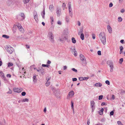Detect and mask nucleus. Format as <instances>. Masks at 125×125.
Returning a JSON list of instances; mask_svg holds the SVG:
<instances>
[{
	"mask_svg": "<svg viewBox=\"0 0 125 125\" xmlns=\"http://www.w3.org/2000/svg\"><path fill=\"white\" fill-rule=\"evenodd\" d=\"M71 7V2H69L68 3V7Z\"/></svg>",
	"mask_w": 125,
	"mask_h": 125,
	"instance_id": "60",
	"label": "nucleus"
},
{
	"mask_svg": "<svg viewBox=\"0 0 125 125\" xmlns=\"http://www.w3.org/2000/svg\"><path fill=\"white\" fill-rule=\"evenodd\" d=\"M0 74L1 77L4 79H5V77L4 76V73L1 71H0Z\"/></svg>",
	"mask_w": 125,
	"mask_h": 125,
	"instance_id": "11",
	"label": "nucleus"
},
{
	"mask_svg": "<svg viewBox=\"0 0 125 125\" xmlns=\"http://www.w3.org/2000/svg\"><path fill=\"white\" fill-rule=\"evenodd\" d=\"M54 8V7L53 5H50L49 9L51 11H52L53 10Z\"/></svg>",
	"mask_w": 125,
	"mask_h": 125,
	"instance_id": "13",
	"label": "nucleus"
},
{
	"mask_svg": "<svg viewBox=\"0 0 125 125\" xmlns=\"http://www.w3.org/2000/svg\"><path fill=\"white\" fill-rule=\"evenodd\" d=\"M103 95H100L99 96V98L98 99L99 100H101L102 99L103 97Z\"/></svg>",
	"mask_w": 125,
	"mask_h": 125,
	"instance_id": "37",
	"label": "nucleus"
},
{
	"mask_svg": "<svg viewBox=\"0 0 125 125\" xmlns=\"http://www.w3.org/2000/svg\"><path fill=\"white\" fill-rule=\"evenodd\" d=\"M13 90L15 92L20 93L22 91L23 89L21 88L20 89L18 88H13Z\"/></svg>",
	"mask_w": 125,
	"mask_h": 125,
	"instance_id": "6",
	"label": "nucleus"
},
{
	"mask_svg": "<svg viewBox=\"0 0 125 125\" xmlns=\"http://www.w3.org/2000/svg\"><path fill=\"white\" fill-rule=\"evenodd\" d=\"M107 27L108 31L110 33H111L112 32V30L111 28L109 25L107 26Z\"/></svg>",
	"mask_w": 125,
	"mask_h": 125,
	"instance_id": "9",
	"label": "nucleus"
},
{
	"mask_svg": "<svg viewBox=\"0 0 125 125\" xmlns=\"http://www.w3.org/2000/svg\"><path fill=\"white\" fill-rule=\"evenodd\" d=\"M2 37L6 39L9 38V36L6 35H3L2 36Z\"/></svg>",
	"mask_w": 125,
	"mask_h": 125,
	"instance_id": "26",
	"label": "nucleus"
},
{
	"mask_svg": "<svg viewBox=\"0 0 125 125\" xmlns=\"http://www.w3.org/2000/svg\"><path fill=\"white\" fill-rule=\"evenodd\" d=\"M74 94V93L73 91H72L69 92L68 94L71 97H72Z\"/></svg>",
	"mask_w": 125,
	"mask_h": 125,
	"instance_id": "15",
	"label": "nucleus"
},
{
	"mask_svg": "<svg viewBox=\"0 0 125 125\" xmlns=\"http://www.w3.org/2000/svg\"><path fill=\"white\" fill-rule=\"evenodd\" d=\"M17 26L20 31H21V32H23L24 31V29L22 28V26L20 24H18L17 25Z\"/></svg>",
	"mask_w": 125,
	"mask_h": 125,
	"instance_id": "8",
	"label": "nucleus"
},
{
	"mask_svg": "<svg viewBox=\"0 0 125 125\" xmlns=\"http://www.w3.org/2000/svg\"><path fill=\"white\" fill-rule=\"evenodd\" d=\"M40 72L41 73V74H42L43 73H44V70L42 67L40 69Z\"/></svg>",
	"mask_w": 125,
	"mask_h": 125,
	"instance_id": "21",
	"label": "nucleus"
},
{
	"mask_svg": "<svg viewBox=\"0 0 125 125\" xmlns=\"http://www.w3.org/2000/svg\"><path fill=\"white\" fill-rule=\"evenodd\" d=\"M97 54L99 55H101V51H99L97 52Z\"/></svg>",
	"mask_w": 125,
	"mask_h": 125,
	"instance_id": "46",
	"label": "nucleus"
},
{
	"mask_svg": "<svg viewBox=\"0 0 125 125\" xmlns=\"http://www.w3.org/2000/svg\"><path fill=\"white\" fill-rule=\"evenodd\" d=\"M66 6V4L64 3H63L62 5V7H63V10H64L65 9V7Z\"/></svg>",
	"mask_w": 125,
	"mask_h": 125,
	"instance_id": "35",
	"label": "nucleus"
},
{
	"mask_svg": "<svg viewBox=\"0 0 125 125\" xmlns=\"http://www.w3.org/2000/svg\"><path fill=\"white\" fill-rule=\"evenodd\" d=\"M72 42L73 43H75L76 42V40L73 37H72Z\"/></svg>",
	"mask_w": 125,
	"mask_h": 125,
	"instance_id": "28",
	"label": "nucleus"
},
{
	"mask_svg": "<svg viewBox=\"0 0 125 125\" xmlns=\"http://www.w3.org/2000/svg\"><path fill=\"white\" fill-rule=\"evenodd\" d=\"M23 2L25 4L28 3L30 0H23Z\"/></svg>",
	"mask_w": 125,
	"mask_h": 125,
	"instance_id": "30",
	"label": "nucleus"
},
{
	"mask_svg": "<svg viewBox=\"0 0 125 125\" xmlns=\"http://www.w3.org/2000/svg\"><path fill=\"white\" fill-rule=\"evenodd\" d=\"M48 37L51 42H53L54 41V37L53 33L52 32H49Z\"/></svg>",
	"mask_w": 125,
	"mask_h": 125,
	"instance_id": "2",
	"label": "nucleus"
},
{
	"mask_svg": "<svg viewBox=\"0 0 125 125\" xmlns=\"http://www.w3.org/2000/svg\"><path fill=\"white\" fill-rule=\"evenodd\" d=\"M103 111L104 109L103 108L101 109L99 111V114L101 115H103Z\"/></svg>",
	"mask_w": 125,
	"mask_h": 125,
	"instance_id": "18",
	"label": "nucleus"
},
{
	"mask_svg": "<svg viewBox=\"0 0 125 125\" xmlns=\"http://www.w3.org/2000/svg\"><path fill=\"white\" fill-rule=\"evenodd\" d=\"M99 37L101 42L104 45L106 44L105 34L104 32H101L99 35Z\"/></svg>",
	"mask_w": 125,
	"mask_h": 125,
	"instance_id": "1",
	"label": "nucleus"
},
{
	"mask_svg": "<svg viewBox=\"0 0 125 125\" xmlns=\"http://www.w3.org/2000/svg\"><path fill=\"white\" fill-rule=\"evenodd\" d=\"M72 70L75 72H77V70L74 68H72Z\"/></svg>",
	"mask_w": 125,
	"mask_h": 125,
	"instance_id": "48",
	"label": "nucleus"
},
{
	"mask_svg": "<svg viewBox=\"0 0 125 125\" xmlns=\"http://www.w3.org/2000/svg\"><path fill=\"white\" fill-rule=\"evenodd\" d=\"M118 21L119 22H121L122 21V18L121 17H119L118 18Z\"/></svg>",
	"mask_w": 125,
	"mask_h": 125,
	"instance_id": "33",
	"label": "nucleus"
},
{
	"mask_svg": "<svg viewBox=\"0 0 125 125\" xmlns=\"http://www.w3.org/2000/svg\"><path fill=\"white\" fill-rule=\"evenodd\" d=\"M26 93L25 92H22L21 93V95L23 96H25L26 95Z\"/></svg>",
	"mask_w": 125,
	"mask_h": 125,
	"instance_id": "39",
	"label": "nucleus"
},
{
	"mask_svg": "<svg viewBox=\"0 0 125 125\" xmlns=\"http://www.w3.org/2000/svg\"><path fill=\"white\" fill-rule=\"evenodd\" d=\"M110 71L111 72H112L113 71V69L114 68L113 65L110 66Z\"/></svg>",
	"mask_w": 125,
	"mask_h": 125,
	"instance_id": "24",
	"label": "nucleus"
},
{
	"mask_svg": "<svg viewBox=\"0 0 125 125\" xmlns=\"http://www.w3.org/2000/svg\"><path fill=\"white\" fill-rule=\"evenodd\" d=\"M66 21L68 23L69 22L70 18L68 16H66Z\"/></svg>",
	"mask_w": 125,
	"mask_h": 125,
	"instance_id": "25",
	"label": "nucleus"
},
{
	"mask_svg": "<svg viewBox=\"0 0 125 125\" xmlns=\"http://www.w3.org/2000/svg\"><path fill=\"white\" fill-rule=\"evenodd\" d=\"M51 77H48V78H47V81H48L49 80L51 79Z\"/></svg>",
	"mask_w": 125,
	"mask_h": 125,
	"instance_id": "61",
	"label": "nucleus"
},
{
	"mask_svg": "<svg viewBox=\"0 0 125 125\" xmlns=\"http://www.w3.org/2000/svg\"><path fill=\"white\" fill-rule=\"evenodd\" d=\"M6 49L7 52L10 54H11L14 51V49L9 45L6 46Z\"/></svg>",
	"mask_w": 125,
	"mask_h": 125,
	"instance_id": "3",
	"label": "nucleus"
},
{
	"mask_svg": "<svg viewBox=\"0 0 125 125\" xmlns=\"http://www.w3.org/2000/svg\"><path fill=\"white\" fill-rule=\"evenodd\" d=\"M84 35L83 33H82L80 35V37L81 39L82 40H83L84 39Z\"/></svg>",
	"mask_w": 125,
	"mask_h": 125,
	"instance_id": "23",
	"label": "nucleus"
},
{
	"mask_svg": "<svg viewBox=\"0 0 125 125\" xmlns=\"http://www.w3.org/2000/svg\"><path fill=\"white\" fill-rule=\"evenodd\" d=\"M80 60L82 61L83 64H86V62L85 57L82 54H81L80 55Z\"/></svg>",
	"mask_w": 125,
	"mask_h": 125,
	"instance_id": "4",
	"label": "nucleus"
},
{
	"mask_svg": "<svg viewBox=\"0 0 125 125\" xmlns=\"http://www.w3.org/2000/svg\"><path fill=\"white\" fill-rule=\"evenodd\" d=\"M125 11V10L124 9H122L121 10L120 12L122 13H123Z\"/></svg>",
	"mask_w": 125,
	"mask_h": 125,
	"instance_id": "53",
	"label": "nucleus"
},
{
	"mask_svg": "<svg viewBox=\"0 0 125 125\" xmlns=\"http://www.w3.org/2000/svg\"><path fill=\"white\" fill-rule=\"evenodd\" d=\"M77 79L76 78H72L73 81H76L77 80Z\"/></svg>",
	"mask_w": 125,
	"mask_h": 125,
	"instance_id": "49",
	"label": "nucleus"
},
{
	"mask_svg": "<svg viewBox=\"0 0 125 125\" xmlns=\"http://www.w3.org/2000/svg\"><path fill=\"white\" fill-rule=\"evenodd\" d=\"M42 66L44 67H47L48 68H49L50 66L49 65H47V64H42Z\"/></svg>",
	"mask_w": 125,
	"mask_h": 125,
	"instance_id": "27",
	"label": "nucleus"
},
{
	"mask_svg": "<svg viewBox=\"0 0 125 125\" xmlns=\"http://www.w3.org/2000/svg\"><path fill=\"white\" fill-rule=\"evenodd\" d=\"M83 80H87L89 78V77H83Z\"/></svg>",
	"mask_w": 125,
	"mask_h": 125,
	"instance_id": "51",
	"label": "nucleus"
},
{
	"mask_svg": "<svg viewBox=\"0 0 125 125\" xmlns=\"http://www.w3.org/2000/svg\"><path fill=\"white\" fill-rule=\"evenodd\" d=\"M120 50H122L123 49V47L122 46H121L120 47Z\"/></svg>",
	"mask_w": 125,
	"mask_h": 125,
	"instance_id": "59",
	"label": "nucleus"
},
{
	"mask_svg": "<svg viewBox=\"0 0 125 125\" xmlns=\"http://www.w3.org/2000/svg\"><path fill=\"white\" fill-rule=\"evenodd\" d=\"M50 82L47 81L46 83H45V85L47 86H48L50 84Z\"/></svg>",
	"mask_w": 125,
	"mask_h": 125,
	"instance_id": "31",
	"label": "nucleus"
},
{
	"mask_svg": "<svg viewBox=\"0 0 125 125\" xmlns=\"http://www.w3.org/2000/svg\"><path fill=\"white\" fill-rule=\"evenodd\" d=\"M73 104H74L73 102L72 101L71 102V106L72 108H74V107H73Z\"/></svg>",
	"mask_w": 125,
	"mask_h": 125,
	"instance_id": "41",
	"label": "nucleus"
},
{
	"mask_svg": "<svg viewBox=\"0 0 125 125\" xmlns=\"http://www.w3.org/2000/svg\"><path fill=\"white\" fill-rule=\"evenodd\" d=\"M42 13H43L42 14V18L43 19H44V15H45V11L44 9V10H43V11Z\"/></svg>",
	"mask_w": 125,
	"mask_h": 125,
	"instance_id": "29",
	"label": "nucleus"
},
{
	"mask_svg": "<svg viewBox=\"0 0 125 125\" xmlns=\"http://www.w3.org/2000/svg\"><path fill=\"white\" fill-rule=\"evenodd\" d=\"M114 112L113 111H111L110 113V115L111 116L113 115L114 114Z\"/></svg>",
	"mask_w": 125,
	"mask_h": 125,
	"instance_id": "45",
	"label": "nucleus"
},
{
	"mask_svg": "<svg viewBox=\"0 0 125 125\" xmlns=\"http://www.w3.org/2000/svg\"><path fill=\"white\" fill-rule=\"evenodd\" d=\"M67 68V66H63V69L64 70H65Z\"/></svg>",
	"mask_w": 125,
	"mask_h": 125,
	"instance_id": "56",
	"label": "nucleus"
},
{
	"mask_svg": "<svg viewBox=\"0 0 125 125\" xmlns=\"http://www.w3.org/2000/svg\"><path fill=\"white\" fill-rule=\"evenodd\" d=\"M13 64L12 63L9 62L8 64V66L10 67L13 65Z\"/></svg>",
	"mask_w": 125,
	"mask_h": 125,
	"instance_id": "32",
	"label": "nucleus"
},
{
	"mask_svg": "<svg viewBox=\"0 0 125 125\" xmlns=\"http://www.w3.org/2000/svg\"><path fill=\"white\" fill-rule=\"evenodd\" d=\"M72 50L73 51V52H74V55L75 56H76L77 55V52L76 51V50L75 48H74L73 49H72Z\"/></svg>",
	"mask_w": 125,
	"mask_h": 125,
	"instance_id": "14",
	"label": "nucleus"
},
{
	"mask_svg": "<svg viewBox=\"0 0 125 125\" xmlns=\"http://www.w3.org/2000/svg\"><path fill=\"white\" fill-rule=\"evenodd\" d=\"M83 30L82 28L80 29L79 31L78 32V34L79 35L80 34L83 33Z\"/></svg>",
	"mask_w": 125,
	"mask_h": 125,
	"instance_id": "20",
	"label": "nucleus"
},
{
	"mask_svg": "<svg viewBox=\"0 0 125 125\" xmlns=\"http://www.w3.org/2000/svg\"><path fill=\"white\" fill-rule=\"evenodd\" d=\"M90 124V120L89 119H88V120L87 124L88 125H89V124Z\"/></svg>",
	"mask_w": 125,
	"mask_h": 125,
	"instance_id": "58",
	"label": "nucleus"
},
{
	"mask_svg": "<svg viewBox=\"0 0 125 125\" xmlns=\"http://www.w3.org/2000/svg\"><path fill=\"white\" fill-rule=\"evenodd\" d=\"M11 75L10 74H8L7 75V77H9V78H10L11 77Z\"/></svg>",
	"mask_w": 125,
	"mask_h": 125,
	"instance_id": "55",
	"label": "nucleus"
},
{
	"mask_svg": "<svg viewBox=\"0 0 125 125\" xmlns=\"http://www.w3.org/2000/svg\"><path fill=\"white\" fill-rule=\"evenodd\" d=\"M105 83L106 84H107L108 85L110 84V83L109 81L108 80H106L105 81Z\"/></svg>",
	"mask_w": 125,
	"mask_h": 125,
	"instance_id": "43",
	"label": "nucleus"
},
{
	"mask_svg": "<svg viewBox=\"0 0 125 125\" xmlns=\"http://www.w3.org/2000/svg\"><path fill=\"white\" fill-rule=\"evenodd\" d=\"M78 24L79 26H80L81 25V23L79 21H78Z\"/></svg>",
	"mask_w": 125,
	"mask_h": 125,
	"instance_id": "62",
	"label": "nucleus"
},
{
	"mask_svg": "<svg viewBox=\"0 0 125 125\" xmlns=\"http://www.w3.org/2000/svg\"><path fill=\"white\" fill-rule=\"evenodd\" d=\"M36 76H34L33 77V81L34 82H35L36 81Z\"/></svg>",
	"mask_w": 125,
	"mask_h": 125,
	"instance_id": "38",
	"label": "nucleus"
},
{
	"mask_svg": "<svg viewBox=\"0 0 125 125\" xmlns=\"http://www.w3.org/2000/svg\"><path fill=\"white\" fill-rule=\"evenodd\" d=\"M56 11L57 16L60 17L61 14V8L59 7H57L56 8Z\"/></svg>",
	"mask_w": 125,
	"mask_h": 125,
	"instance_id": "5",
	"label": "nucleus"
},
{
	"mask_svg": "<svg viewBox=\"0 0 125 125\" xmlns=\"http://www.w3.org/2000/svg\"><path fill=\"white\" fill-rule=\"evenodd\" d=\"M92 37L94 39L95 38V34H92Z\"/></svg>",
	"mask_w": 125,
	"mask_h": 125,
	"instance_id": "47",
	"label": "nucleus"
},
{
	"mask_svg": "<svg viewBox=\"0 0 125 125\" xmlns=\"http://www.w3.org/2000/svg\"><path fill=\"white\" fill-rule=\"evenodd\" d=\"M123 58H122L120 59L119 60V63L121 64L122 63V62L123 61Z\"/></svg>",
	"mask_w": 125,
	"mask_h": 125,
	"instance_id": "40",
	"label": "nucleus"
},
{
	"mask_svg": "<svg viewBox=\"0 0 125 125\" xmlns=\"http://www.w3.org/2000/svg\"><path fill=\"white\" fill-rule=\"evenodd\" d=\"M21 16L22 17V18L21 19V20H22L24 19L25 17L24 16V15L23 13H21Z\"/></svg>",
	"mask_w": 125,
	"mask_h": 125,
	"instance_id": "22",
	"label": "nucleus"
},
{
	"mask_svg": "<svg viewBox=\"0 0 125 125\" xmlns=\"http://www.w3.org/2000/svg\"><path fill=\"white\" fill-rule=\"evenodd\" d=\"M50 18H51V20L52 21L51 24H53L52 22H53V21H54L53 17H52V16Z\"/></svg>",
	"mask_w": 125,
	"mask_h": 125,
	"instance_id": "34",
	"label": "nucleus"
},
{
	"mask_svg": "<svg viewBox=\"0 0 125 125\" xmlns=\"http://www.w3.org/2000/svg\"><path fill=\"white\" fill-rule=\"evenodd\" d=\"M3 122H4V124L3 125L2 124L0 123V124L1 125H5L6 124V121L4 120Z\"/></svg>",
	"mask_w": 125,
	"mask_h": 125,
	"instance_id": "52",
	"label": "nucleus"
},
{
	"mask_svg": "<svg viewBox=\"0 0 125 125\" xmlns=\"http://www.w3.org/2000/svg\"><path fill=\"white\" fill-rule=\"evenodd\" d=\"M105 104V103L104 102H103L101 104V105L102 106H103Z\"/></svg>",
	"mask_w": 125,
	"mask_h": 125,
	"instance_id": "63",
	"label": "nucleus"
},
{
	"mask_svg": "<svg viewBox=\"0 0 125 125\" xmlns=\"http://www.w3.org/2000/svg\"><path fill=\"white\" fill-rule=\"evenodd\" d=\"M95 125H103L102 124H101L99 123L97 124H95Z\"/></svg>",
	"mask_w": 125,
	"mask_h": 125,
	"instance_id": "64",
	"label": "nucleus"
},
{
	"mask_svg": "<svg viewBox=\"0 0 125 125\" xmlns=\"http://www.w3.org/2000/svg\"><path fill=\"white\" fill-rule=\"evenodd\" d=\"M113 4L111 2L109 5V7H111L113 6Z\"/></svg>",
	"mask_w": 125,
	"mask_h": 125,
	"instance_id": "50",
	"label": "nucleus"
},
{
	"mask_svg": "<svg viewBox=\"0 0 125 125\" xmlns=\"http://www.w3.org/2000/svg\"><path fill=\"white\" fill-rule=\"evenodd\" d=\"M117 123L118 125H123L122 123L120 121H117Z\"/></svg>",
	"mask_w": 125,
	"mask_h": 125,
	"instance_id": "36",
	"label": "nucleus"
},
{
	"mask_svg": "<svg viewBox=\"0 0 125 125\" xmlns=\"http://www.w3.org/2000/svg\"><path fill=\"white\" fill-rule=\"evenodd\" d=\"M79 80L80 81H82L83 80V77H80L79 78Z\"/></svg>",
	"mask_w": 125,
	"mask_h": 125,
	"instance_id": "42",
	"label": "nucleus"
},
{
	"mask_svg": "<svg viewBox=\"0 0 125 125\" xmlns=\"http://www.w3.org/2000/svg\"><path fill=\"white\" fill-rule=\"evenodd\" d=\"M21 101L22 102H28L29 101V99L27 98H23L21 99Z\"/></svg>",
	"mask_w": 125,
	"mask_h": 125,
	"instance_id": "19",
	"label": "nucleus"
},
{
	"mask_svg": "<svg viewBox=\"0 0 125 125\" xmlns=\"http://www.w3.org/2000/svg\"><path fill=\"white\" fill-rule=\"evenodd\" d=\"M102 85V84L100 83H96L95 84H94V86L96 87H101Z\"/></svg>",
	"mask_w": 125,
	"mask_h": 125,
	"instance_id": "10",
	"label": "nucleus"
},
{
	"mask_svg": "<svg viewBox=\"0 0 125 125\" xmlns=\"http://www.w3.org/2000/svg\"><path fill=\"white\" fill-rule=\"evenodd\" d=\"M69 13L70 15L72 17L73 16V14L72 9H70L69 10Z\"/></svg>",
	"mask_w": 125,
	"mask_h": 125,
	"instance_id": "16",
	"label": "nucleus"
},
{
	"mask_svg": "<svg viewBox=\"0 0 125 125\" xmlns=\"http://www.w3.org/2000/svg\"><path fill=\"white\" fill-rule=\"evenodd\" d=\"M107 64L109 66L113 65V62L111 61H108L107 62Z\"/></svg>",
	"mask_w": 125,
	"mask_h": 125,
	"instance_id": "12",
	"label": "nucleus"
},
{
	"mask_svg": "<svg viewBox=\"0 0 125 125\" xmlns=\"http://www.w3.org/2000/svg\"><path fill=\"white\" fill-rule=\"evenodd\" d=\"M34 17L36 21L37 22L38 21V15L37 13L36 14H35V15H34Z\"/></svg>",
	"mask_w": 125,
	"mask_h": 125,
	"instance_id": "17",
	"label": "nucleus"
},
{
	"mask_svg": "<svg viewBox=\"0 0 125 125\" xmlns=\"http://www.w3.org/2000/svg\"><path fill=\"white\" fill-rule=\"evenodd\" d=\"M57 23L58 24L60 25L61 24V22L60 21H58L57 22Z\"/></svg>",
	"mask_w": 125,
	"mask_h": 125,
	"instance_id": "57",
	"label": "nucleus"
},
{
	"mask_svg": "<svg viewBox=\"0 0 125 125\" xmlns=\"http://www.w3.org/2000/svg\"><path fill=\"white\" fill-rule=\"evenodd\" d=\"M51 63V62L49 60H48L47 62V64H50Z\"/></svg>",
	"mask_w": 125,
	"mask_h": 125,
	"instance_id": "54",
	"label": "nucleus"
},
{
	"mask_svg": "<svg viewBox=\"0 0 125 125\" xmlns=\"http://www.w3.org/2000/svg\"><path fill=\"white\" fill-rule=\"evenodd\" d=\"M7 94H11L12 93V91L10 88H9V91L7 92Z\"/></svg>",
	"mask_w": 125,
	"mask_h": 125,
	"instance_id": "44",
	"label": "nucleus"
},
{
	"mask_svg": "<svg viewBox=\"0 0 125 125\" xmlns=\"http://www.w3.org/2000/svg\"><path fill=\"white\" fill-rule=\"evenodd\" d=\"M91 107L92 109V112H93L95 109V103L93 101H91Z\"/></svg>",
	"mask_w": 125,
	"mask_h": 125,
	"instance_id": "7",
	"label": "nucleus"
}]
</instances>
